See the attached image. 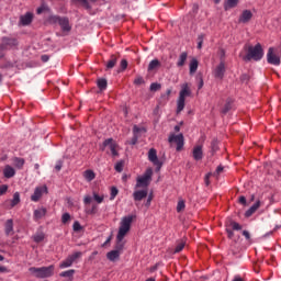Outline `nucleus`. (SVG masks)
Wrapping results in <instances>:
<instances>
[{
    "mask_svg": "<svg viewBox=\"0 0 281 281\" xmlns=\"http://www.w3.org/2000/svg\"><path fill=\"white\" fill-rule=\"evenodd\" d=\"M262 56H265V50L262 49V45L258 43L256 46H248L247 54L243 57V60L249 63V60H262Z\"/></svg>",
    "mask_w": 281,
    "mask_h": 281,
    "instance_id": "obj_2",
    "label": "nucleus"
},
{
    "mask_svg": "<svg viewBox=\"0 0 281 281\" xmlns=\"http://www.w3.org/2000/svg\"><path fill=\"white\" fill-rule=\"evenodd\" d=\"M97 85H98L100 91H105V89L108 87L106 79H98Z\"/></svg>",
    "mask_w": 281,
    "mask_h": 281,
    "instance_id": "obj_34",
    "label": "nucleus"
},
{
    "mask_svg": "<svg viewBox=\"0 0 281 281\" xmlns=\"http://www.w3.org/2000/svg\"><path fill=\"white\" fill-rule=\"evenodd\" d=\"M72 3H81L85 8H89V0H72Z\"/></svg>",
    "mask_w": 281,
    "mask_h": 281,
    "instance_id": "obj_43",
    "label": "nucleus"
},
{
    "mask_svg": "<svg viewBox=\"0 0 281 281\" xmlns=\"http://www.w3.org/2000/svg\"><path fill=\"white\" fill-rule=\"evenodd\" d=\"M41 60H42V63H48L49 61L48 55H42Z\"/></svg>",
    "mask_w": 281,
    "mask_h": 281,
    "instance_id": "obj_62",
    "label": "nucleus"
},
{
    "mask_svg": "<svg viewBox=\"0 0 281 281\" xmlns=\"http://www.w3.org/2000/svg\"><path fill=\"white\" fill-rule=\"evenodd\" d=\"M14 175H16V170H14L12 166L7 165L3 169V176L5 177V179H12Z\"/></svg>",
    "mask_w": 281,
    "mask_h": 281,
    "instance_id": "obj_19",
    "label": "nucleus"
},
{
    "mask_svg": "<svg viewBox=\"0 0 281 281\" xmlns=\"http://www.w3.org/2000/svg\"><path fill=\"white\" fill-rule=\"evenodd\" d=\"M29 271L32 273V276H34V278L45 280V278H52V276H54L55 267L54 265L41 268L31 267Z\"/></svg>",
    "mask_w": 281,
    "mask_h": 281,
    "instance_id": "obj_3",
    "label": "nucleus"
},
{
    "mask_svg": "<svg viewBox=\"0 0 281 281\" xmlns=\"http://www.w3.org/2000/svg\"><path fill=\"white\" fill-rule=\"evenodd\" d=\"M14 166L15 168H23L25 166V160L23 158H14Z\"/></svg>",
    "mask_w": 281,
    "mask_h": 281,
    "instance_id": "obj_37",
    "label": "nucleus"
},
{
    "mask_svg": "<svg viewBox=\"0 0 281 281\" xmlns=\"http://www.w3.org/2000/svg\"><path fill=\"white\" fill-rule=\"evenodd\" d=\"M134 85H144V78H143V77H137V78L134 80Z\"/></svg>",
    "mask_w": 281,
    "mask_h": 281,
    "instance_id": "obj_55",
    "label": "nucleus"
},
{
    "mask_svg": "<svg viewBox=\"0 0 281 281\" xmlns=\"http://www.w3.org/2000/svg\"><path fill=\"white\" fill-rule=\"evenodd\" d=\"M106 148L111 150L112 157H117V143L113 138H108L100 145V150L104 151Z\"/></svg>",
    "mask_w": 281,
    "mask_h": 281,
    "instance_id": "obj_9",
    "label": "nucleus"
},
{
    "mask_svg": "<svg viewBox=\"0 0 281 281\" xmlns=\"http://www.w3.org/2000/svg\"><path fill=\"white\" fill-rule=\"evenodd\" d=\"M82 256L81 251L74 252L72 255H69L64 261L60 262L59 268L60 269H67L68 267H71L78 258Z\"/></svg>",
    "mask_w": 281,
    "mask_h": 281,
    "instance_id": "obj_10",
    "label": "nucleus"
},
{
    "mask_svg": "<svg viewBox=\"0 0 281 281\" xmlns=\"http://www.w3.org/2000/svg\"><path fill=\"white\" fill-rule=\"evenodd\" d=\"M134 201H143V199H146L148 196L147 190H138L133 193Z\"/></svg>",
    "mask_w": 281,
    "mask_h": 281,
    "instance_id": "obj_20",
    "label": "nucleus"
},
{
    "mask_svg": "<svg viewBox=\"0 0 281 281\" xmlns=\"http://www.w3.org/2000/svg\"><path fill=\"white\" fill-rule=\"evenodd\" d=\"M8 184L0 186V196H3L8 192Z\"/></svg>",
    "mask_w": 281,
    "mask_h": 281,
    "instance_id": "obj_44",
    "label": "nucleus"
},
{
    "mask_svg": "<svg viewBox=\"0 0 281 281\" xmlns=\"http://www.w3.org/2000/svg\"><path fill=\"white\" fill-rule=\"evenodd\" d=\"M49 23H58L64 34L71 32V24H69V18H60L58 15H50Z\"/></svg>",
    "mask_w": 281,
    "mask_h": 281,
    "instance_id": "obj_5",
    "label": "nucleus"
},
{
    "mask_svg": "<svg viewBox=\"0 0 281 281\" xmlns=\"http://www.w3.org/2000/svg\"><path fill=\"white\" fill-rule=\"evenodd\" d=\"M1 45L8 52V49L19 48V38L14 36H3L1 37Z\"/></svg>",
    "mask_w": 281,
    "mask_h": 281,
    "instance_id": "obj_8",
    "label": "nucleus"
},
{
    "mask_svg": "<svg viewBox=\"0 0 281 281\" xmlns=\"http://www.w3.org/2000/svg\"><path fill=\"white\" fill-rule=\"evenodd\" d=\"M259 207H260V201H257L251 207H249L246 211V213H245L246 218L254 216V214H256V212L258 211Z\"/></svg>",
    "mask_w": 281,
    "mask_h": 281,
    "instance_id": "obj_21",
    "label": "nucleus"
},
{
    "mask_svg": "<svg viewBox=\"0 0 281 281\" xmlns=\"http://www.w3.org/2000/svg\"><path fill=\"white\" fill-rule=\"evenodd\" d=\"M243 236H245L246 240L251 239V235L249 234V231H243Z\"/></svg>",
    "mask_w": 281,
    "mask_h": 281,
    "instance_id": "obj_59",
    "label": "nucleus"
},
{
    "mask_svg": "<svg viewBox=\"0 0 281 281\" xmlns=\"http://www.w3.org/2000/svg\"><path fill=\"white\" fill-rule=\"evenodd\" d=\"M159 89H161V85H159V83L150 85V91H159Z\"/></svg>",
    "mask_w": 281,
    "mask_h": 281,
    "instance_id": "obj_49",
    "label": "nucleus"
},
{
    "mask_svg": "<svg viewBox=\"0 0 281 281\" xmlns=\"http://www.w3.org/2000/svg\"><path fill=\"white\" fill-rule=\"evenodd\" d=\"M267 60L269 65H274V67H280L281 55L278 48L270 47L267 53Z\"/></svg>",
    "mask_w": 281,
    "mask_h": 281,
    "instance_id": "obj_7",
    "label": "nucleus"
},
{
    "mask_svg": "<svg viewBox=\"0 0 281 281\" xmlns=\"http://www.w3.org/2000/svg\"><path fill=\"white\" fill-rule=\"evenodd\" d=\"M148 160L151 161V164H154V166H156L158 171L161 170V166H164V164L159 160V157H157V149H155V148L149 149Z\"/></svg>",
    "mask_w": 281,
    "mask_h": 281,
    "instance_id": "obj_11",
    "label": "nucleus"
},
{
    "mask_svg": "<svg viewBox=\"0 0 281 281\" xmlns=\"http://www.w3.org/2000/svg\"><path fill=\"white\" fill-rule=\"evenodd\" d=\"M192 156L195 161H201L203 159V147L201 145L195 146Z\"/></svg>",
    "mask_w": 281,
    "mask_h": 281,
    "instance_id": "obj_16",
    "label": "nucleus"
},
{
    "mask_svg": "<svg viewBox=\"0 0 281 281\" xmlns=\"http://www.w3.org/2000/svg\"><path fill=\"white\" fill-rule=\"evenodd\" d=\"M43 192H47V187H37L31 196V201H34V203L38 202L41 196H43Z\"/></svg>",
    "mask_w": 281,
    "mask_h": 281,
    "instance_id": "obj_13",
    "label": "nucleus"
},
{
    "mask_svg": "<svg viewBox=\"0 0 281 281\" xmlns=\"http://www.w3.org/2000/svg\"><path fill=\"white\" fill-rule=\"evenodd\" d=\"M83 177L88 181H93V179H95V172H93V170H86Z\"/></svg>",
    "mask_w": 281,
    "mask_h": 281,
    "instance_id": "obj_33",
    "label": "nucleus"
},
{
    "mask_svg": "<svg viewBox=\"0 0 281 281\" xmlns=\"http://www.w3.org/2000/svg\"><path fill=\"white\" fill-rule=\"evenodd\" d=\"M210 177H212V173H206L204 177V183L205 186H210Z\"/></svg>",
    "mask_w": 281,
    "mask_h": 281,
    "instance_id": "obj_56",
    "label": "nucleus"
},
{
    "mask_svg": "<svg viewBox=\"0 0 281 281\" xmlns=\"http://www.w3.org/2000/svg\"><path fill=\"white\" fill-rule=\"evenodd\" d=\"M190 95H192V90H190L188 83L182 85L177 100V113H181L186 109V98H190Z\"/></svg>",
    "mask_w": 281,
    "mask_h": 281,
    "instance_id": "obj_4",
    "label": "nucleus"
},
{
    "mask_svg": "<svg viewBox=\"0 0 281 281\" xmlns=\"http://www.w3.org/2000/svg\"><path fill=\"white\" fill-rule=\"evenodd\" d=\"M214 76L215 78L223 80V76H225V63H220V65L214 70Z\"/></svg>",
    "mask_w": 281,
    "mask_h": 281,
    "instance_id": "obj_15",
    "label": "nucleus"
},
{
    "mask_svg": "<svg viewBox=\"0 0 281 281\" xmlns=\"http://www.w3.org/2000/svg\"><path fill=\"white\" fill-rule=\"evenodd\" d=\"M114 168H115L116 172H122V170H124V164L117 162Z\"/></svg>",
    "mask_w": 281,
    "mask_h": 281,
    "instance_id": "obj_50",
    "label": "nucleus"
},
{
    "mask_svg": "<svg viewBox=\"0 0 281 281\" xmlns=\"http://www.w3.org/2000/svg\"><path fill=\"white\" fill-rule=\"evenodd\" d=\"M45 214H47L46 209H37L34 211V218H36L38 221V220L43 218V216H45Z\"/></svg>",
    "mask_w": 281,
    "mask_h": 281,
    "instance_id": "obj_26",
    "label": "nucleus"
},
{
    "mask_svg": "<svg viewBox=\"0 0 281 281\" xmlns=\"http://www.w3.org/2000/svg\"><path fill=\"white\" fill-rule=\"evenodd\" d=\"M128 67V61L126 59L121 60V71H125V69Z\"/></svg>",
    "mask_w": 281,
    "mask_h": 281,
    "instance_id": "obj_46",
    "label": "nucleus"
},
{
    "mask_svg": "<svg viewBox=\"0 0 281 281\" xmlns=\"http://www.w3.org/2000/svg\"><path fill=\"white\" fill-rule=\"evenodd\" d=\"M239 203H240L241 205H247V198H245L244 195H240V196H239Z\"/></svg>",
    "mask_w": 281,
    "mask_h": 281,
    "instance_id": "obj_57",
    "label": "nucleus"
},
{
    "mask_svg": "<svg viewBox=\"0 0 281 281\" xmlns=\"http://www.w3.org/2000/svg\"><path fill=\"white\" fill-rule=\"evenodd\" d=\"M249 78H250V77H249L248 74H244V75L240 76V80H241L243 82H246V83L249 82Z\"/></svg>",
    "mask_w": 281,
    "mask_h": 281,
    "instance_id": "obj_54",
    "label": "nucleus"
},
{
    "mask_svg": "<svg viewBox=\"0 0 281 281\" xmlns=\"http://www.w3.org/2000/svg\"><path fill=\"white\" fill-rule=\"evenodd\" d=\"M74 273H76V270L71 269V270H67L64 271L61 273H59L60 278H74Z\"/></svg>",
    "mask_w": 281,
    "mask_h": 281,
    "instance_id": "obj_35",
    "label": "nucleus"
},
{
    "mask_svg": "<svg viewBox=\"0 0 281 281\" xmlns=\"http://www.w3.org/2000/svg\"><path fill=\"white\" fill-rule=\"evenodd\" d=\"M34 21V14L32 12H26L24 15L20 16L21 25H30Z\"/></svg>",
    "mask_w": 281,
    "mask_h": 281,
    "instance_id": "obj_14",
    "label": "nucleus"
},
{
    "mask_svg": "<svg viewBox=\"0 0 281 281\" xmlns=\"http://www.w3.org/2000/svg\"><path fill=\"white\" fill-rule=\"evenodd\" d=\"M196 69H199V61L196 59H192L190 61V74H196Z\"/></svg>",
    "mask_w": 281,
    "mask_h": 281,
    "instance_id": "obj_29",
    "label": "nucleus"
},
{
    "mask_svg": "<svg viewBox=\"0 0 281 281\" xmlns=\"http://www.w3.org/2000/svg\"><path fill=\"white\" fill-rule=\"evenodd\" d=\"M226 234L228 236V238H234V231L229 229V228H226Z\"/></svg>",
    "mask_w": 281,
    "mask_h": 281,
    "instance_id": "obj_60",
    "label": "nucleus"
},
{
    "mask_svg": "<svg viewBox=\"0 0 281 281\" xmlns=\"http://www.w3.org/2000/svg\"><path fill=\"white\" fill-rule=\"evenodd\" d=\"M5 49L4 47L2 46V44H0V59L3 58L5 56Z\"/></svg>",
    "mask_w": 281,
    "mask_h": 281,
    "instance_id": "obj_58",
    "label": "nucleus"
},
{
    "mask_svg": "<svg viewBox=\"0 0 281 281\" xmlns=\"http://www.w3.org/2000/svg\"><path fill=\"white\" fill-rule=\"evenodd\" d=\"M71 220V215L69 213H64L61 216V222L64 224L69 223V221Z\"/></svg>",
    "mask_w": 281,
    "mask_h": 281,
    "instance_id": "obj_42",
    "label": "nucleus"
},
{
    "mask_svg": "<svg viewBox=\"0 0 281 281\" xmlns=\"http://www.w3.org/2000/svg\"><path fill=\"white\" fill-rule=\"evenodd\" d=\"M186 60H188V53L183 52L178 58L177 67H183V65H186Z\"/></svg>",
    "mask_w": 281,
    "mask_h": 281,
    "instance_id": "obj_24",
    "label": "nucleus"
},
{
    "mask_svg": "<svg viewBox=\"0 0 281 281\" xmlns=\"http://www.w3.org/2000/svg\"><path fill=\"white\" fill-rule=\"evenodd\" d=\"M34 243H43L45 240V234L43 232L36 233L33 236Z\"/></svg>",
    "mask_w": 281,
    "mask_h": 281,
    "instance_id": "obj_31",
    "label": "nucleus"
},
{
    "mask_svg": "<svg viewBox=\"0 0 281 281\" xmlns=\"http://www.w3.org/2000/svg\"><path fill=\"white\" fill-rule=\"evenodd\" d=\"M120 194V190H117L116 187L111 188V195H110V201H115V196Z\"/></svg>",
    "mask_w": 281,
    "mask_h": 281,
    "instance_id": "obj_38",
    "label": "nucleus"
},
{
    "mask_svg": "<svg viewBox=\"0 0 281 281\" xmlns=\"http://www.w3.org/2000/svg\"><path fill=\"white\" fill-rule=\"evenodd\" d=\"M232 104H234V101L232 99H227L224 108L222 109V113L226 115V113H229L232 111Z\"/></svg>",
    "mask_w": 281,
    "mask_h": 281,
    "instance_id": "obj_27",
    "label": "nucleus"
},
{
    "mask_svg": "<svg viewBox=\"0 0 281 281\" xmlns=\"http://www.w3.org/2000/svg\"><path fill=\"white\" fill-rule=\"evenodd\" d=\"M150 181H153V169L148 168L143 176L137 178L136 188H148Z\"/></svg>",
    "mask_w": 281,
    "mask_h": 281,
    "instance_id": "obj_6",
    "label": "nucleus"
},
{
    "mask_svg": "<svg viewBox=\"0 0 281 281\" xmlns=\"http://www.w3.org/2000/svg\"><path fill=\"white\" fill-rule=\"evenodd\" d=\"M19 203H21V194H19V192H15L11 201V207H15V205H19Z\"/></svg>",
    "mask_w": 281,
    "mask_h": 281,
    "instance_id": "obj_30",
    "label": "nucleus"
},
{
    "mask_svg": "<svg viewBox=\"0 0 281 281\" xmlns=\"http://www.w3.org/2000/svg\"><path fill=\"white\" fill-rule=\"evenodd\" d=\"M56 172H60L63 170V160H58L55 165Z\"/></svg>",
    "mask_w": 281,
    "mask_h": 281,
    "instance_id": "obj_47",
    "label": "nucleus"
},
{
    "mask_svg": "<svg viewBox=\"0 0 281 281\" xmlns=\"http://www.w3.org/2000/svg\"><path fill=\"white\" fill-rule=\"evenodd\" d=\"M5 234L7 236H12L14 234V223L12 220H8L5 223Z\"/></svg>",
    "mask_w": 281,
    "mask_h": 281,
    "instance_id": "obj_23",
    "label": "nucleus"
},
{
    "mask_svg": "<svg viewBox=\"0 0 281 281\" xmlns=\"http://www.w3.org/2000/svg\"><path fill=\"white\" fill-rule=\"evenodd\" d=\"M91 201H93V198H91V195H85L83 198L85 205H90Z\"/></svg>",
    "mask_w": 281,
    "mask_h": 281,
    "instance_id": "obj_51",
    "label": "nucleus"
},
{
    "mask_svg": "<svg viewBox=\"0 0 281 281\" xmlns=\"http://www.w3.org/2000/svg\"><path fill=\"white\" fill-rule=\"evenodd\" d=\"M252 16L254 13H251L249 10H244L241 15L239 16V23H249Z\"/></svg>",
    "mask_w": 281,
    "mask_h": 281,
    "instance_id": "obj_18",
    "label": "nucleus"
},
{
    "mask_svg": "<svg viewBox=\"0 0 281 281\" xmlns=\"http://www.w3.org/2000/svg\"><path fill=\"white\" fill-rule=\"evenodd\" d=\"M92 196H93V201H95V203H98L99 205L101 203H104V195H100L98 194V192L93 191Z\"/></svg>",
    "mask_w": 281,
    "mask_h": 281,
    "instance_id": "obj_32",
    "label": "nucleus"
},
{
    "mask_svg": "<svg viewBox=\"0 0 281 281\" xmlns=\"http://www.w3.org/2000/svg\"><path fill=\"white\" fill-rule=\"evenodd\" d=\"M120 256H121L120 250H111L110 252L106 254V258L111 262H115V260H120Z\"/></svg>",
    "mask_w": 281,
    "mask_h": 281,
    "instance_id": "obj_22",
    "label": "nucleus"
},
{
    "mask_svg": "<svg viewBox=\"0 0 281 281\" xmlns=\"http://www.w3.org/2000/svg\"><path fill=\"white\" fill-rule=\"evenodd\" d=\"M115 65H117V56L112 55L110 57V60L106 63V69H113V67H115Z\"/></svg>",
    "mask_w": 281,
    "mask_h": 281,
    "instance_id": "obj_28",
    "label": "nucleus"
},
{
    "mask_svg": "<svg viewBox=\"0 0 281 281\" xmlns=\"http://www.w3.org/2000/svg\"><path fill=\"white\" fill-rule=\"evenodd\" d=\"M183 210H186V201L180 200L177 204V212H183Z\"/></svg>",
    "mask_w": 281,
    "mask_h": 281,
    "instance_id": "obj_39",
    "label": "nucleus"
},
{
    "mask_svg": "<svg viewBox=\"0 0 281 281\" xmlns=\"http://www.w3.org/2000/svg\"><path fill=\"white\" fill-rule=\"evenodd\" d=\"M72 228L74 232H80V229H82V226L80 225V222H75Z\"/></svg>",
    "mask_w": 281,
    "mask_h": 281,
    "instance_id": "obj_48",
    "label": "nucleus"
},
{
    "mask_svg": "<svg viewBox=\"0 0 281 281\" xmlns=\"http://www.w3.org/2000/svg\"><path fill=\"white\" fill-rule=\"evenodd\" d=\"M158 67H161L159 59H153L148 65L147 71H155Z\"/></svg>",
    "mask_w": 281,
    "mask_h": 281,
    "instance_id": "obj_25",
    "label": "nucleus"
},
{
    "mask_svg": "<svg viewBox=\"0 0 281 281\" xmlns=\"http://www.w3.org/2000/svg\"><path fill=\"white\" fill-rule=\"evenodd\" d=\"M87 214H98V206L93 204L91 209L87 211Z\"/></svg>",
    "mask_w": 281,
    "mask_h": 281,
    "instance_id": "obj_45",
    "label": "nucleus"
},
{
    "mask_svg": "<svg viewBox=\"0 0 281 281\" xmlns=\"http://www.w3.org/2000/svg\"><path fill=\"white\" fill-rule=\"evenodd\" d=\"M231 227H233L235 232H240V229H243V226L237 222H231Z\"/></svg>",
    "mask_w": 281,
    "mask_h": 281,
    "instance_id": "obj_41",
    "label": "nucleus"
},
{
    "mask_svg": "<svg viewBox=\"0 0 281 281\" xmlns=\"http://www.w3.org/2000/svg\"><path fill=\"white\" fill-rule=\"evenodd\" d=\"M138 139H139V136L136 135V134H134V136L132 137L130 144H131L132 146H135V144H137V140H138Z\"/></svg>",
    "mask_w": 281,
    "mask_h": 281,
    "instance_id": "obj_52",
    "label": "nucleus"
},
{
    "mask_svg": "<svg viewBox=\"0 0 281 281\" xmlns=\"http://www.w3.org/2000/svg\"><path fill=\"white\" fill-rule=\"evenodd\" d=\"M139 131H142V128L137 127V125H134V127H133L134 135H137L139 133Z\"/></svg>",
    "mask_w": 281,
    "mask_h": 281,
    "instance_id": "obj_63",
    "label": "nucleus"
},
{
    "mask_svg": "<svg viewBox=\"0 0 281 281\" xmlns=\"http://www.w3.org/2000/svg\"><path fill=\"white\" fill-rule=\"evenodd\" d=\"M196 81H198V89L199 90L203 89L204 82H203V76L202 75L196 76Z\"/></svg>",
    "mask_w": 281,
    "mask_h": 281,
    "instance_id": "obj_40",
    "label": "nucleus"
},
{
    "mask_svg": "<svg viewBox=\"0 0 281 281\" xmlns=\"http://www.w3.org/2000/svg\"><path fill=\"white\" fill-rule=\"evenodd\" d=\"M223 170H225V168L220 165V166L216 168L215 175H217V176L221 175V173L223 172Z\"/></svg>",
    "mask_w": 281,
    "mask_h": 281,
    "instance_id": "obj_61",
    "label": "nucleus"
},
{
    "mask_svg": "<svg viewBox=\"0 0 281 281\" xmlns=\"http://www.w3.org/2000/svg\"><path fill=\"white\" fill-rule=\"evenodd\" d=\"M169 143L170 144H172V143L177 144L176 150H178V153H179L180 150L183 149V134L169 136Z\"/></svg>",
    "mask_w": 281,
    "mask_h": 281,
    "instance_id": "obj_12",
    "label": "nucleus"
},
{
    "mask_svg": "<svg viewBox=\"0 0 281 281\" xmlns=\"http://www.w3.org/2000/svg\"><path fill=\"white\" fill-rule=\"evenodd\" d=\"M136 218H137L136 215H127L121 220L119 233L116 236V246L114 251H119V254H122V249H124V243L122 240H124L126 234L131 232V225H133V222Z\"/></svg>",
    "mask_w": 281,
    "mask_h": 281,
    "instance_id": "obj_1",
    "label": "nucleus"
},
{
    "mask_svg": "<svg viewBox=\"0 0 281 281\" xmlns=\"http://www.w3.org/2000/svg\"><path fill=\"white\" fill-rule=\"evenodd\" d=\"M238 3H240V0H225L224 1L225 12H227L229 10H234V8L238 7Z\"/></svg>",
    "mask_w": 281,
    "mask_h": 281,
    "instance_id": "obj_17",
    "label": "nucleus"
},
{
    "mask_svg": "<svg viewBox=\"0 0 281 281\" xmlns=\"http://www.w3.org/2000/svg\"><path fill=\"white\" fill-rule=\"evenodd\" d=\"M157 269H159V263H156L155 266H153L150 268V272L153 273V272L157 271Z\"/></svg>",
    "mask_w": 281,
    "mask_h": 281,
    "instance_id": "obj_64",
    "label": "nucleus"
},
{
    "mask_svg": "<svg viewBox=\"0 0 281 281\" xmlns=\"http://www.w3.org/2000/svg\"><path fill=\"white\" fill-rule=\"evenodd\" d=\"M186 247V241H179L173 250V254H180Z\"/></svg>",
    "mask_w": 281,
    "mask_h": 281,
    "instance_id": "obj_36",
    "label": "nucleus"
},
{
    "mask_svg": "<svg viewBox=\"0 0 281 281\" xmlns=\"http://www.w3.org/2000/svg\"><path fill=\"white\" fill-rule=\"evenodd\" d=\"M198 41V49H201L203 47V35H199Z\"/></svg>",
    "mask_w": 281,
    "mask_h": 281,
    "instance_id": "obj_53",
    "label": "nucleus"
}]
</instances>
